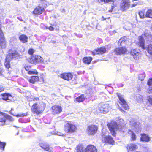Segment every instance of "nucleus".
Returning a JSON list of instances; mask_svg holds the SVG:
<instances>
[{
  "mask_svg": "<svg viewBox=\"0 0 152 152\" xmlns=\"http://www.w3.org/2000/svg\"><path fill=\"white\" fill-rule=\"evenodd\" d=\"M61 11L62 12L64 13V12H65V10L64 9H63L61 10Z\"/></svg>",
  "mask_w": 152,
  "mask_h": 152,
  "instance_id": "obj_57",
  "label": "nucleus"
},
{
  "mask_svg": "<svg viewBox=\"0 0 152 152\" xmlns=\"http://www.w3.org/2000/svg\"><path fill=\"white\" fill-rule=\"evenodd\" d=\"M12 56V54H8L6 58V61L10 62V61L13 59Z\"/></svg>",
  "mask_w": 152,
  "mask_h": 152,
  "instance_id": "obj_33",
  "label": "nucleus"
},
{
  "mask_svg": "<svg viewBox=\"0 0 152 152\" xmlns=\"http://www.w3.org/2000/svg\"><path fill=\"white\" fill-rule=\"evenodd\" d=\"M139 46L144 49H146L148 53L152 55V45L150 44L145 47L144 46L145 41L143 37L142 36H140L138 37Z\"/></svg>",
  "mask_w": 152,
  "mask_h": 152,
  "instance_id": "obj_1",
  "label": "nucleus"
},
{
  "mask_svg": "<svg viewBox=\"0 0 152 152\" xmlns=\"http://www.w3.org/2000/svg\"><path fill=\"white\" fill-rule=\"evenodd\" d=\"M130 54L135 60H138L140 59L141 58V55L140 50L137 49L131 50L130 51Z\"/></svg>",
  "mask_w": 152,
  "mask_h": 152,
  "instance_id": "obj_5",
  "label": "nucleus"
},
{
  "mask_svg": "<svg viewBox=\"0 0 152 152\" xmlns=\"http://www.w3.org/2000/svg\"><path fill=\"white\" fill-rule=\"evenodd\" d=\"M99 109L100 113H106L110 110L111 108L108 104H102L99 107Z\"/></svg>",
  "mask_w": 152,
  "mask_h": 152,
  "instance_id": "obj_9",
  "label": "nucleus"
},
{
  "mask_svg": "<svg viewBox=\"0 0 152 152\" xmlns=\"http://www.w3.org/2000/svg\"><path fill=\"white\" fill-rule=\"evenodd\" d=\"M33 101H38L39 100V98L38 97H33L32 98Z\"/></svg>",
  "mask_w": 152,
  "mask_h": 152,
  "instance_id": "obj_55",
  "label": "nucleus"
},
{
  "mask_svg": "<svg viewBox=\"0 0 152 152\" xmlns=\"http://www.w3.org/2000/svg\"><path fill=\"white\" fill-rule=\"evenodd\" d=\"M28 74L30 75H38V72L35 69L32 70H30L28 72Z\"/></svg>",
  "mask_w": 152,
  "mask_h": 152,
  "instance_id": "obj_32",
  "label": "nucleus"
},
{
  "mask_svg": "<svg viewBox=\"0 0 152 152\" xmlns=\"http://www.w3.org/2000/svg\"><path fill=\"white\" fill-rule=\"evenodd\" d=\"M117 96H118L119 99L120 101V103L121 104L123 103H125L126 101L125 100L123 96L121 94L119 93H117L116 94Z\"/></svg>",
  "mask_w": 152,
  "mask_h": 152,
  "instance_id": "obj_23",
  "label": "nucleus"
},
{
  "mask_svg": "<svg viewBox=\"0 0 152 152\" xmlns=\"http://www.w3.org/2000/svg\"><path fill=\"white\" fill-rule=\"evenodd\" d=\"M19 38L21 41L23 43H26L27 42L28 37L25 35H21Z\"/></svg>",
  "mask_w": 152,
  "mask_h": 152,
  "instance_id": "obj_22",
  "label": "nucleus"
},
{
  "mask_svg": "<svg viewBox=\"0 0 152 152\" xmlns=\"http://www.w3.org/2000/svg\"><path fill=\"white\" fill-rule=\"evenodd\" d=\"M7 118L10 121L12 119L10 116L0 112V126L5 124Z\"/></svg>",
  "mask_w": 152,
  "mask_h": 152,
  "instance_id": "obj_6",
  "label": "nucleus"
},
{
  "mask_svg": "<svg viewBox=\"0 0 152 152\" xmlns=\"http://www.w3.org/2000/svg\"><path fill=\"white\" fill-rule=\"evenodd\" d=\"M39 146L45 150L48 151V152H53V148L50 147L48 144L45 143H41L39 144Z\"/></svg>",
  "mask_w": 152,
  "mask_h": 152,
  "instance_id": "obj_14",
  "label": "nucleus"
},
{
  "mask_svg": "<svg viewBox=\"0 0 152 152\" xmlns=\"http://www.w3.org/2000/svg\"><path fill=\"white\" fill-rule=\"evenodd\" d=\"M130 125L132 129L135 131L138 130L139 127V123L133 119H132L130 121Z\"/></svg>",
  "mask_w": 152,
  "mask_h": 152,
  "instance_id": "obj_13",
  "label": "nucleus"
},
{
  "mask_svg": "<svg viewBox=\"0 0 152 152\" xmlns=\"http://www.w3.org/2000/svg\"><path fill=\"white\" fill-rule=\"evenodd\" d=\"M126 37H122L119 40L118 42L120 43L121 45H122L121 44L122 43H124L126 41Z\"/></svg>",
  "mask_w": 152,
  "mask_h": 152,
  "instance_id": "obj_37",
  "label": "nucleus"
},
{
  "mask_svg": "<svg viewBox=\"0 0 152 152\" xmlns=\"http://www.w3.org/2000/svg\"><path fill=\"white\" fill-rule=\"evenodd\" d=\"M53 112L55 114L60 113L62 111L61 107L59 106H54L52 107Z\"/></svg>",
  "mask_w": 152,
  "mask_h": 152,
  "instance_id": "obj_18",
  "label": "nucleus"
},
{
  "mask_svg": "<svg viewBox=\"0 0 152 152\" xmlns=\"http://www.w3.org/2000/svg\"><path fill=\"white\" fill-rule=\"evenodd\" d=\"M61 76H73V75L71 73H64L61 74Z\"/></svg>",
  "mask_w": 152,
  "mask_h": 152,
  "instance_id": "obj_40",
  "label": "nucleus"
},
{
  "mask_svg": "<svg viewBox=\"0 0 152 152\" xmlns=\"http://www.w3.org/2000/svg\"><path fill=\"white\" fill-rule=\"evenodd\" d=\"M106 51V48L104 47H101L100 48L94 50L92 52V54L95 55L96 54H103Z\"/></svg>",
  "mask_w": 152,
  "mask_h": 152,
  "instance_id": "obj_15",
  "label": "nucleus"
},
{
  "mask_svg": "<svg viewBox=\"0 0 152 152\" xmlns=\"http://www.w3.org/2000/svg\"><path fill=\"white\" fill-rule=\"evenodd\" d=\"M144 36L145 37H147V39L148 38V40H150V39H151L152 37V36L150 35L148 32H145V33L144 34Z\"/></svg>",
  "mask_w": 152,
  "mask_h": 152,
  "instance_id": "obj_35",
  "label": "nucleus"
},
{
  "mask_svg": "<svg viewBox=\"0 0 152 152\" xmlns=\"http://www.w3.org/2000/svg\"><path fill=\"white\" fill-rule=\"evenodd\" d=\"M6 144L5 142H1L0 141V148L1 150L4 151L5 146Z\"/></svg>",
  "mask_w": 152,
  "mask_h": 152,
  "instance_id": "obj_34",
  "label": "nucleus"
},
{
  "mask_svg": "<svg viewBox=\"0 0 152 152\" xmlns=\"http://www.w3.org/2000/svg\"><path fill=\"white\" fill-rule=\"evenodd\" d=\"M130 2L129 0H123L121 3L120 9L122 11L126 10L130 6Z\"/></svg>",
  "mask_w": 152,
  "mask_h": 152,
  "instance_id": "obj_8",
  "label": "nucleus"
},
{
  "mask_svg": "<svg viewBox=\"0 0 152 152\" xmlns=\"http://www.w3.org/2000/svg\"><path fill=\"white\" fill-rule=\"evenodd\" d=\"M141 137L140 140L141 141L145 142H148L150 140V138L147 134L143 133L140 134Z\"/></svg>",
  "mask_w": 152,
  "mask_h": 152,
  "instance_id": "obj_17",
  "label": "nucleus"
},
{
  "mask_svg": "<svg viewBox=\"0 0 152 152\" xmlns=\"http://www.w3.org/2000/svg\"><path fill=\"white\" fill-rule=\"evenodd\" d=\"M34 52V50L33 49H30L28 51V53L31 55H32Z\"/></svg>",
  "mask_w": 152,
  "mask_h": 152,
  "instance_id": "obj_44",
  "label": "nucleus"
},
{
  "mask_svg": "<svg viewBox=\"0 0 152 152\" xmlns=\"http://www.w3.org/2000/svg\"><path fill=\"white\" fill-rule=\"evenodd\" d=\"M12 96L10 94L8 93H4L0 95V99L4 100L9 102L11 100Z\"/></svg>",
  "mask_w": 152,
  "mask_h": 152,
  "instance_id": "obj_12",
  "label": "nucleus"
},
{
  "mask_svg": "<svg viewBox=\"0 0 152 152\" xmlns=\"http://www.w3.org/2000/svg\"><path fill=\"white\" fill-rule=\"evenodd\" d=\"M92 60V58L91 57H85L83 58V62L85 63H86L87 64H90Z\"/></svg>",
  "mask_w": 152,
  "mask_h": 152,
  "instance_id": "obj_28",
  "label": "nucleus"
},
{
  "mask_svg": "<svg viewBox=\"0 0 152 152\" xmlns=\"http://www.w3.org/2000/svg\"><path fill=\"white\" fill-rule=\"evenodd\" d=\"M123 107L124 108L125 110H127L129 109V107L128 105L126 103V102L125 103H123L122 104H121Z\"/></svg>",
  "mask_w": 152,
  "mask_h": 152,
  "instance_id": "obj_38",
  "label": "nucleus"
},
{
  "mask_svg": "<svg viewBox=\"0 0 152 152\" xmlns=\"http://www.w3.org/2000/svg\"><path fill=\"white\" fill-rule=\"evenodd\" d=\"M61 77L67 80H69L72 79V77Z\"/></svg>",
  "mask_w": 152,
  "mask_h": 152,
  "instance_id": "obj_43",
  "label": "nucleus"
},
{
  "mask_svg": "<svg viewBox=\"0 0 152 152\" xmlns=\"http://www.w3.org/2000/svg\"><path fill=\"white\" fill-rule=\"evenodd\" d=\"M106 19L105 18H104V17L103 16H102V20H105Z\"/></svg>",
  "mask_w": 152,
  "mask_h": 152,
  "instance_id": "obj_60",
  "label": "nucleus"
},
{
  "mask_svg": "<svg viewBox=\"0 0 152 152\" xmlns=\"http://www.w3.org/2000/svg\"><path fill=\"white\" fill-rule=\"evenodd\" d=\"M76 129L75 125L70 121H68L64 125V130L66 133H73Z\"/></svg>",
  "mask_w": 152,
  "mask_h": 152,
  "instance_id": "obj_4",
  "label": "nucleus"
},
{
  "mask_svg": "<svg viewBox=\"0 0 152 152\" xmlns=\"http://www.w3.org/2000/svg\"><path fill=\"white\" fill-rule=\"evenodd\" d=\"M54 134L58 136H63L64 135L63 133L59 132H56L54 133Z\"/></svg>",
  "mask_w": 152,
  "mask_h": 152,
  "instance_id": "obj_46",
  "label": "nucleus"
},
{
  "mask_svg": "<svg viewBox=\"0 0 152 152\" xmlns=\"http://www.w3.org/2000/svg\"><path fill=\"white\" fill-rule=\"evenodd\" d=\"M40 75L41 76V75H44V74H43L42 73V74H41Z\"/></svg>",
  "mask_w": 152,
  "mask_h": 152,
  "instance_id": "obj_64",
  "label": "nucleus"
},
{
  "mask_svg": "<svg viewBox=\"0 0 152 152\" xmlns=\"http://www.w3.org/2000/svg\"><path fill=\"white\" fill-rule=\"evenodd\" d=\"M46 28L48 29L51 31H53L54 30V28L52 26H50L49 27H47Z\"/></svg>",
  "mask_w": 152,
  "mask_h": 152,
  "instance_id": "obj_50",
  "label": "nucleus"
},
{
  "mask_svg": "<svg viewBox=\"0 0 152 152\" xmlns=\"http://www.w3.org/2000/svg\"><path fill=\"white\" fill-rule=\"evenodd\" d=\"M145 16L147 17L152 18V10L150 9L148 10L146 12Z\"/></svg>",
  "mask_w": 152,
  "mask_h": 152,
  "instance_id": "obj_29",
  "label": "nucleus"
},
{
  "mask_svg": "<svg viewBox=\"0 0 152 152\" xmlns=\"http://www.w3.org/2000/svg\"><path fill=\"white\" fill-rule=\"evenodd\" d=\"M28 61L31 64H35L38 62L43 61V58L39 56H31L28 59Z\"/></svg>",
  "mask_w": 152,
  "mask_h": 152,
  "instance_id": "obj_7",
  "label": "nucleus"
},
{
  "mask_svg": "<svg viewBox=\"0 0 152 152\" xmlns=\"http://www.w3.org/2000/svg\"><path fill=\"white\" fill-rule=\"evenodd\" d=\"M3 70L2 69L0 68V74H1Z\"/></svg>",
  "mask_w": 152,
  "mask_h": 152,
  "instance_id": "obj_58",
  "label": "nucleus"
},
{
  "mask_svg": "<svg viewBox=\"0 0 152 152\" xmlns=\"http://www.w3.org/2000/svg\"><path fill=\"white\" fill-rule=\"evenodd\" d=\"M97 130V128L96 126L91 125L88 127L87 133L89 134L93 135L96 132Z\"/></svg>",
  "mask_w": 152,
  "mask_h": 152,
  "instance_id": "obj_11",
  "label": "nucleus"
},
{
  "mask_svg": "<svg viewBox=\"0 0 152 152\" xmlns=\"http://www.w3.org/2000/svg\"><path fill=\"white\" fill-rule=\"evenodd\" d=\"M28 80L31 83H34L35 82L39 80V77H27Z\"/></svg>",
  "mask_w": 152,
  "mask_h": 152,
  "instance_id": "obj_20",
  "label": "nucleus"
},
{
  "mask_svg": "<svg viewBox=\"0 0 152 152\" xmlns=\"http://www.w3.org/2000/svg\"><path fill=\"white\" fill-rule=\"evenodd\" d=\"M105 142L110 144H113L114 141L112 137L110 136H107L105 138Z\"/></svg>",
  "mask_w": 152,
  "mask_h": 152,
  "instance_id": "obj_21",
  "label": "nucleus"
},
{
  "mask_svg": "<svg viewBox=\"0 0 152 152\" xmlns=\"http://www.w3.org/2000/svg\"><path fill=\"white\" fill-rule=\"evenodd\" d=\"M16 40V38L15 37H12L10 40V42H12V41L15 40Z\"/></svg>",
  "mask_w": 152,
  "mask_h": 152,
  "instance_id": "obj_54",
  "label": "nucleus"
},
{
  "mask_svg": "<svg viewBox=\"0 0 152 152\" xmlns=\"http://www.w3.org/2000/svg\"><path fill=\"white\" fill-rule=\"evenodd\" d=\"M4 65L6 68L7 69H9L10 67V64L9 61H6L4 63Z\"/></svg>",
  "mask_w": 152,
  "mask_h": 152,
  "instance_id": "obj_42",
  "label": "nucleus"
},
{
  "mask_svg": "<svg viewBox=\"0 0 152 152\" xmlns=\"http://www.w3.org/2000/svg\"><path fill=\"white\" fill-rule=\"evenodd\" d=\"M137 5V4H132L131 5V7H134L136 6Z\"/></svg>",
  "mask_w": 152,
  "mask_h": 152,
  "instance_id": "obj_56",
  "label": "nucleus"
},
{
  "mask_svg": "<svg viewBox=\"0 0 152 152\" xmlns=\"http://www.w3.org/2000/svg\"><path fill=\"white\" fill-rule=\"evenodd\" d=\"M129 134L131 135V138L133 140H134L136 139V135L135 133L131 130H129L128 132Z\"/></svg>",
  "mask_w": 152,
  "mask_h": 152,
  "instance_id": "obj_30",
  "label": "nucleus"
},
{
  "mask_svg": "<svg viewBox=\"0 0 152 152\" xmlns=\"http://www.w3.org/2000/svg\"><path fill=\"white\" fill-rule=\"evenodd\" d=\"M101 1H104V3H107L111 1L112 0H100Z\"/></svg>",
  "mask_w": 152,
  "mask_h": 152,
  "instance_id": "obj_51",
  "label": "nucleus"
},
{
  "mask_svg": "<svg viewBox=\"0 0 152 152\" xmlns=\"http://www.w3.org/2000/svg\"><path fill=\"white\" fill-rule=\"evenodd\" d=\"M127 51V50L125 48L121 47L115 49L114 52L116 55H121L126 54Z\"/></svg>",
  "mask_w": 152,
  "mask_h": 152,
  "instance_id": "obj_10",
  "label": "nucleus"
},
{
  "mask_svg": "<svg viewBox=\"0 0 152 152\" xmlns=\"http://www.w3.org/2000/svg\"><path fill=\"white\" fill-rule=\"evenodd\" d=\"M147 92L149 94H151L152 93V87H149L148 89L147 90Z\"/></svg>",
  "mask_w": 152,
  "mask_h": 152,
  "instance_id": "obj_48",
  "label": "nucleus"
},
{
  "mask_svg": "<svg viewBox=\"0 0 152 152\" xmlns=\"http://www.w3.org/2000/svg\"><path fill=\"white\" fill-rule=\"evenodd\" d=\"M14 115L17 116L18 117H22L23 116H25V114L23 113L22 114H18L17 115Z\"/></svg>",
  "mask_w": 152,
  "mask_h": 152,
  "instance_id": "obj_49",
  "label": "nucleus"
},
{
  "mask_svg": "<svg viewBox=\"0 0 152 152\" xmlns=\"http://www.w3.org/2000/svg\"><path fill=\"white\" fill-rule=\"evenodd\" d=\"M109 129L112 134L114 136H115V131L117 130H119L121 128L119 125L117 124L115 121H112L110 124H108Z\"/></svg>",
  "mask_w": 152,
  "mask_h": 152,
  "instance_id": "obj_3",
  "label": "nucleus"
},
{
  "mask_svg": "<svg viewBox=\"0 0 152 152\" xmlns=\"http://www.w3.org/2000/svg\"><path fill=\"white\" fill-rule=\"evenodd\" d=\"M147 101L150 104L152 105V95L149 96L147 97Z\"/></svg>",
  "mask_w": 152,
  "mask_h": 152,
  "instance_id": "obj_41",
  "label": "nucleus"
},
{
  "mask_svg": "<svg viewBox=\"0 0 152 152\" xmlns=\"http://www.w3.org/2000/svg\"><path fill=\"white\" fill-rule=\"evenodd\" d=\"M40 77V79L41 80H42V81L43 82L44 81H43V78L42 77Z\"/></svg>",
  "mask_w": 152,
  "mask_h": 152,
  "instance_id": "obj_59",
  "label": "nucleus"
},
{
  "mask_svg": "<svg viewBox=\"0 0 152 152\" xmlns=\"http://www.w3.org/2000/svg\"><path fill=\"white\" fill-rule=\"evenodd\" d=\"M4 38V34L1 30V28H0V39L1 38Z\"/></svg>",
  "mask_w": 152,
  "mask_h": 152,
  "instance_id": "obj_45",
  "label": "nucleus"
},
{
  "mask_svg": "<svg viewBox=\"0 0 152 152\" xmlns=\"http://www.w3.org/2000/svg\"><path fill=\"white\" fill-rule=\"evenodd\" d=\"M25 69L27 70H28L31 68V67L29 66H25Z\"/></svg>",
  "mask_w": 152,
  "mask_h": 152,
  "instance_id": "obj_52",
  "label": "nucleus"
},
{
  "mask_svg": "<svg viewBox=\"0 0 152 152\" xmlns=\"http://www.w3.org/2000/svg\"><path fill=\"white\" fill-rule=\"evenodd\" d=\"M148 85L150 86L152 84V78L149 79L147 82Z\"/></svg>",
  "mask_w": 152,
  "mask_h": 152,
  "instance_id": "obj_47",
  "label": "nucleus"
},
{
  "mask_svg": "<svg viewBox=\"0 0 152 152\" xmlns=\"http://www.w3.org/2000/svg\"><path fill=\"white\" fill-rule=\"evenodd\" d=\"M138 148L137 146L135 144H131L129 145L127 148L128 150L130 151L135 150Z\"/></svg>",
  "mask_w": 152,
  "mask_h": 152,
  "instance_id": "obj_27",
  "label": "nucleus"
},
{
  "mask_svg": "<svg viewBox=\"0 0 152 152\" xmlns=\"http://www.w3.org/2000/svg\"><path fill=\"white\" fill-rule=\"evenodd\" d=\"M46 107L45 104L42 102L40 105H37V104L34 103L31 109L33 112L37 114L41 113L43 111Z\"/></svg>",
  "mask_w": 152,
  "mask_h": 152,
  "instance_id": "obj_2",
  "label": "nucleus"
},
{
  "mask_svg": "<svg viewBox=\"0 0 152 152\" xmlns=\"http://www.w3.org/2000/svg\"><path fill=\"white\" fill-rule=\"evenodd\" d=\"M86 152H97L96 147L91 145H88L86 149Z\"/></svg>",
  "mask_w": 152,
  "mask_h": 152,
  "instance_id": "obj_19",
  "label": "nucleus"
},
{
  "mask_svg": "<svg viewBox=\"0 0 152 152\" xmlns=\"http://www.w3.org/2000/svg\"><path fill=\"white\" fill-rule=\"evenodd\" d=\"M4 90V88L0 85V92L3 91Z\"/></svg>",
  "mask_w": 152,
  "mask_h": 152,
  "instance_id": "obj_53",
  "label": "nucleus"
},
{
  "mask_svg": "<svg viewBox=\"0 0 152 152\" xmlns=\"http://www.w3.org/2000/svg\"><path fill=\"white\" fill-rule=\"evenodd\" d=\"M22 48H23V50L22 51H23L25 50V49L23 47H22Z\"/></svg>",
  "mask_w": 152,
  "mask_h": 152,
  "instance_id": "obj_63",
  "label": "nucleus"
},
{
  "mask_svg": "<svg viewBox=\"0 0 152 152\" xmlns=\"http://www.w3.org/2000/svg\"><path fill=\"white\" fill-rule=\"evenodd\" d=\"M120 110L121 111H122V112H123V111H124L123 110V109H121V108H120Z\"/></svg>",
  "mask_w": 152,
  "mask_h": 152,
  "instance_id": "obj_62",
  "label": "nucleus"
},
{
  "mask_svg": "<svg viewBox=\"0 0 152 152\" xmlns=\"http://www.w3.org/2000/svg\"><path fill=\"white\" fill-rule=\"evenodd\" d=\"M144 12L143 11H141L139 12V15L140 16V17L141 18L143 19L145 17V14Z\"/></svg>",
  "mask_w": 152,
  "mask_h": 152,
  "instance_id": "obj_36",
  "label": "nucleus"
},
{
  "mask_svg": "<svg viewBox=\"0 0 152 152\" xmlns=\"http://www.w3.org/2000/svg\"><path fill=\"white\" fill-rule=\"evenodd\" d=\"M132 27V25L130 23H128L126 25H125L124 27V28L126 30H130Z\"/></svg>",
  "mask_w": 152,
  "mask_h": 152,
  "instance_id": "obj_31",
  "label": "nucleus"
},
{
  "mask_svg": "<svg viewBox=\"0 0 152 152\" xmlns=\"http://www.w3.org/2000/svg\"><path fill=\"white\" fill-rule=\"evenodd\" d=\"M44 8L38 6L34 9L33 12V13L35 14L40 15L44 11Z\"/></svg>",
  "mask_w": 152,
  "mask_h": 152,
  "instance_id": "obj_16",
  "label": "nucleus"
},
{
  "mask_svg": "<svg viewBox=\"0 0 152 152\" xmlns=\"http://www.w3.org/2000/svg\"><path fill=\"white\" fill-rule=\"evenodd\" d=\"M0 45L2 48H4L6 47V42L4 38L0 39Z\"/></svg>",
  "mask_w": 152,
  "mask_h": 152,
  "instance_id": "obj_26",
  "label": "nucleus"
},
{
  "mask_svg": "<svg viewBox=\"0 0 152 152\" xmlns=\"http://www.w3.org/2000/svg\"><path fill=\"white\" fill-rule=\"evenodd\" d=\"M77 152H86V149L81 145H78L77 147Z\"/></svg>",
  "mask_w": 152,
  "mask_h": 152,
  "instance_id": "obj_25",
  "label": "nucleus"
},
{
  "mask_svg": "<svg viewBox=\"0 0 152 152\" xmlns=\"http://www.w3.org/2000/svg\"><path fill=\"white\" fill-rule=\"evenodd\" d=\"M12 55V58H16L18 57L19 55L18 53L16 52H15L13 53H11Z\"/></svg>",
  "mask_w": 152,
  "mask_h": 152,
  "instance_id": "obj_39",
  "label": "nucleus"
},
{
  "mask_svg": "<svg viewBox=\"0 0 152 152\" xmlns=\"http://www.w3.org/2000/svg\"><path fill=\"white\" fill-rule=\"evenodd\" d=\"M86 98V96L84 94L81 95L79 97L76 98V100L78 102H80L84 101Z\"/></svg>",
  "mask_w": 152,
  "mask_h": 152,
  "instance_id": "obj_24",
  "label": "nucleus"
},
{
  "mask_svg": "<svg viewBox=\"0 0 152 152\" xmlns=\"http://www.w3.org/2000/svg\"><path fill=\"white\" fill-rule=\"evenodd\" d=\"M142 77V78L140 79L141 81L143 80H144V77Z\"/></svg>",
  "mask_w": 152,
  "mask_h": 152,
  "instance_id": "obj_61",
  "label": "nucleus"
}]
</instances>
